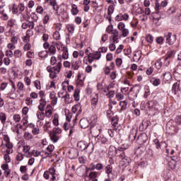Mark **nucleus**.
I'll use <instances>...</instances> for the list:
<instances>
[{"label": "nucleus", "instance_id": "1", "mask_svg": "<svg viewBox=\"0 0 181 181\" xmlns=\"http://www.w3.org/2000/svg\"><path fill=\"white\" fill-rule=\"evenodd\" d=\"M61 70H62V62H58L54 66H47V71L49 73V78L52 79H54L57 77V74L60 73Z\"/></svg>", "mask_w": 181, "mask_h": 181}, {"label": "nucleus", "instance_id": "28", "mask_svg": "<svg viewBox=\"0 0 181 181\" xmlns=\"http://www.w3.org/2000/svg\"><path fill=\"white\" fill-rule=\"evenodd\" d=\"M107 93L105 94L107 98H114V95H115V91L110 90V87L107 88Z\"/></svg>", "mask_w": 181, "mask_h": 181}, {"label": "nucleus", "instance_id": "10", "mask_svg": "<svg viewBox=\"0 0 181 181\" xmlns=\"http://www.w3.org/2000/svg\"><path fill=\"white\" fill-rule=\"evenodd\" d=\"M62 24H57V27H56V29L57 31H56L55 33H54L53 34V38L55 40H60V30H62Z\"/></svg>", "mask_w": 181, "mask_h": 181}, {"label": "nucleus", "instance_id": "42", "mask_svg": "<svg viewBox=\"0 0 181 181\" xmlns=\"http://www.w3.org/2000/svg\"><path fill=\"white\" fill-rule=\"evenodd\" d=\"M32 132L33 135H39V134H40V129L37 126H35V124H33Z\"/></svg>", "mask_w": 181, "mask_h": 181}, {"label": "nucleus", "instance_id": "53", "mask_svg": "<svg viewBox=\"0 0 181 181\" xmlns=\"http://www.w3.org/2000/svg\"><path fill=\"white\" fill-rule=\"evenodd\" d=\"M116 98L118 101H122L125 98V96L121 93H116Z\"/></svg>", "mask_w": 181, "mask_h": 181}, {"label": "nucleus", "instance_id": "29", "mask_svg": "<svg viewBox=\"0 0 181 181\" xmlns=\"http://www.w3.org/2000/svg\"><path fill=\"white\" fill-rule=\"evenodd\" d=\"M52 123L54 127H59V114L55 113L53 116Z\"/></svg>", "mask_w": 181, "mask_h": 181}, {"label": "nucleus", "instance_id": "23", "mask_svg": "<svg viewBox=\"0 0 181 181\" xmlns=\"http://www.w3.org/2000/svg\"><path fill=\"white\" fill-rule=\"evenodd\" d=\"M88 145V144H87V142L81 141L78 143V148L80 151H86Z\"/></svg>", "mask_w": 181, "mask_h": 181}, {"label": "nucleus", "instance_id": "36", "mask_svg": "<svg viewBox=\"0 0 181 181\" xmlns=\"http://www.w3.org/2000/svg\"><path fill=\"white\" fill-rule=\"evenodd\" d=\"M36 117L38 120L43 121L45 119V112H36Z\"/></svg>", "mask_w": 181, "mask_h": 181}, {"label": "nucleus", "instance_id": "64", "mask_svg": "<svg viewBox=\"0 0 181 181\" xmlns=\"http://www.w3.org/2000/svg\"><path fill=\"white\" fill-rule=\"evenodd\" d=\"M117 28L119 29V30H124V29H125V23H122V22H119Z\"/></svg>", "mask_w": 181, "mask_h": 181}, {"label": "nucleus", "instance_id": "9", "mask_svg": "<svg viewBox=\"0 0 181 181\" xmlns=\"http://www.w3.org/2000/svg\"><path fill=\"white\" fill-rule=\"evenodd\" d=\"M91 108L94 111V110H97V105H98V94H95V97L92 98L90 100Z\"/></svg>", "mask_w": 181, "mask_h": 181}, {"label": "nucleus", "instance_id": "8", "mask_svg": "<svg viewBox=\"0 0 181 181\" xmlns=\"http://www.w3.org/2000/svg\"><path fill=\"white\" fill-rule=\"evenodd\" d=\"M179 91H180V81L175 83L172 87V93L174 95H177Z\"/></svg>", "mask_w": 181, "mask_h": 181}, {"label": "nucleus", "instance_id": "44", "mask_svg": "<svg viewBox=\"0 0 181 181\" xmlns=\"http://www.w3.org/2000/svg\"><path fill=\"white\" fill-rule=\"evenodd\" d=\"M92 56H93V59H94L95 60H100V59H101V54L98 51L93 54Z\"/></svg>", "mask_w": 181, "mask_h": 181}, {"label": "nucleus", "instance_id": "38", "mask_svg": "<svg viewBox=\"0 0 181 181\" xmlns=\"http://www.w3.org/2000/svg\"><path fill=\"white\" fill-rule=\"evenodd\" d=\"M119 105L121 107V110L122 111H125V110H127L128 103L127 102V100L120 101L119 102Z\"/></svg>", "mask_w": 181, "mask_h": 181}, {"label": "nucleus", "instance_id": "60", "mask_svg": "<svg viewBox=\"0 0 181 181\" xmlns=\"http://www.w3.org/2000/svg\"><path fill=\"white\" fill-rule=\"evenodd\" d=\"M134 62H139L141 60V54L139 52L134 54Z\"/></svg>", "mask_w": 181, "mask_h": 181}, {"label": "nucleus", "instance_id": "51", "mask_svg": "<svg viewBox=\"0 0 181 181\" xmlns=\"http://www.w3.org/2000/svg\"><path fill=\"white\" fill-rule=\"evenodd\" d=\"M73 126L69 123V122H65L63 125V128L64 131H69L70 128H71Z\"/></svg>", "mask_w": 181, "mask_h": 181}, {"label": "nucleus", "instance_id": "18", "mask_svg": "<svg viewBox=\"0 0 181 181\" xmlns=\"http://www.w3.org/2000/svg\"><path fill=\"white\" fill-rule=\"evenodd\" d=\"M50 180L49 181H59V177H57V174H56V169L50 170Z\"/></svg>", "mask_w": 181, "mask_h": 181}, {"label": "nucleus", "instance_id": "40", "mask_svg": "<svg viewBox=\"0 0 181 181\" xmlns=\"http://www.w3.org/2000/svg\"><path fill=\"white\" fill-rule=\"evenodd\" d=\"M52 169H54V168L51 167L48 169V170L45 171L43 177L46 179V180H49V177H50V170Z\"/></svg>", "mask_w": 181, "mask_h": 181}, {"label": "nucleus", "instance_id": "31", "mask_svg": "<svg viewBox=\"0 0 181 181\" xmlns=\"http://www.w3.org/2000/svg\"><path fill=\"white\" fill-rule=\"evenodd\" d=\"M150 81L155 87H158V86L160 85V79L159 78H152Z\"/></svg>", "mask_w": 181, "mask_h": 181}, {"label": "nucleus", "instance_id": "15", "mask_svg": "<svg viewBox=\"0 0 181 181\" xmlns=\"http://www.w3.org/2000/svg\"><path fill=\"white\" fill-rule=\"evenodd\" d=\"M47 152H45V158H51L52 153L54 151V146L50 144L47 147ZM49 152V153H48Z\"/></svg>", "mask_w": 181, "mask_h": 181}, {"label": "nucleus", "instance_id": "49", "mask_svg": "<svg viewBox=\"0 0 181 181\" xmlns=\"http://www.w3.org/2000/svg\"><path fill=\"white\" fill-rule=\"evenodd\" d=\"M24 138L27 141H30V139H32V138H33V136L29 132H25L24 134Z\"/></svg>", "mask_w": 181, "mask_h": 181}, {"label": "nucleus", "instance_id": "50", "mask_svg": "<svg viewBox=\"0 0 181 181\" xmlns=\"http://www.w3.org/2000/svg\"><path fill=\"white\" fill-rule=\"evenodd\" d=\"M71 12L72 15H77L78 13V9L77 8V6H76V4L72 5Z\"/></svg>", "mask_w": 181, "mask_h": 181}, {"label": "nucleus", "instance_id": "55", "mask_svg": "<svg viewBox=\"0 0 181 181\" xmlns=\"http://www.w3.org/2000/svg\"><path fill=\"white\" fill-rule=\"evenodd\" d=\"M81 106V105L80 104L74 105L71 108L72 112H74V114H76V112L78 111V109L80 108Z\"/></svg>", "mask_w": 181, "mask_h": 181}, {"label": "nucleus", "instance_id": "33", "mask_svg": "<svg viewBox=\"0 0 181 181\" xmlns=\"http://www.w3.org/2000/svg\"><path fill=\"white\" fill-rule=\"evenodd\" d=\"M17 88H18V91L19 92L25 91V84L23 83V82H21V81L18 82Z\"/></svg>", "mask_w": 181, "mask_h": 181}, {"label": "nucleus", "instance_id": "16", "mask_svg": "<svg viewBox=\"0 0 181 181\" xmlns=\"http://www.w3.org/2000/svg\"><path fill=\"white\" fill-rule=\"evenodd\" d=\"M138 141L139 144H145L146 141H148V136L145 133H141L139 136H138Z\"/></svg>", "mask_w": 181, "mask_h": 181}, {"label": "nucleus", "instance_id": "3", "mask_svg": "<svg viewBox=\"0 0 181 181\" xmlns=\"http://www.w3.org/2000/svg\"><path fill=\"white\" fill-rule=\"evenodd\" d=\"M62 133V129L57 127V128H54L52 132H49V136L51 141L54 142V144H56L57 141L60 139V134Z\"/></svg>", "mask_w": 181, "mask_h": 181}, {"label": "nucleus", "instance_id": "30", "mask_svg": "<svg viewBox=\"0 0 181 181\" xmlns=\"http://www.w3.org/2000/svg\"><path fill=\"white\" fill-rule=\"evenodd\" d=\"M7 26L8 28H15L16 26V20L11 18L7 22Z\"/></svg>", "mask_w": 181, "mask_h": 181}, {"label": "nucleus", "instance_id": "21", "mask_svg": "<svg viewBox=\"0 0 181 181\" xmlns=\"http://www.w3.org/2000/svg\"><path fill=\"white\" fill-rule=\"evenodd\" d=\"M148 105L150 108L154 110L155 111L159 110V105L156 102V100H152L149 102Z\"/></svg>", "mask_w": 181, "mask_h": 181}, {"label": "nucleus", "instance_id": "17", "mask_svg": "<svg viewBox=\"0 0 181 181\" xmlns=\"http://www.w3.org/2000/svg\"><path fill=\"white\" fill-rule=\"evenodd\" d=\"M79 124L81 125V128L85 129L86 128H88L90 125V122L88 121V119L83 118L80 120Z\"/></svg>", "mask_w": 181, "mask_h": 181}, {"label": "nucleus", "instance_id": "48", "mask_svg": "<svg viewBox=\"0 0 181 181\" xmlns=\"http://www.w3.org/2000/svg\"><path fill=\"white\" fill-rule=\"evenodd\" d=\"M13 119L14 122H21V119H22V118L21 117V115L15 114L13 116Z\"/></svg>", "mask_w": 181, "mask_h": 181}, {"label": "nucleus", "instance_id": "24", "mask_svg": "<svg viewBox=\"0 0 181 181\" xmlns=\"http://www.w3.org/2000/svg\"><path fill=\"white\" fill-rule=\"evenodd\" d=\"M74 98L75 101H80V88H76L74 92Z\"/></svg>", "mask_w": 181, "mask_h": 181}, {"label": "nucleus", "instance_id": "39", "mask_svg": "<svg viewBox=\"0 0 181 181\" xmlns=\"http://www.w3.org/2000/svg\"><path fill=\"white\" fill-rule=\"evenodd\" d=\"M47 52L49 53L50 56L56 54V47L54 45L49 46Z\"/></svg>", "mask_w": 181, "mask_h": 181}, {"label": "nucleus", "instance_id": "45", "mask_svg": "<svg viewBox=\"0 0 181 181\" xmlns=\"http://www.w3.org/2000/svg\"><path fill=\"white\" fill-rule=\"evenodd\" d=\"M97 176H98V172H95V171H93V172H90L88 175V178L90 180L91 179H96L95 177H97Z\"/></svg>", "mask_w": 181, "mask_h": 181}, {"label": "nucleus", "instance_id": "47", "mask_svg": "<svg viewBox=\"0 0 181 181\" xmlns=\"http://www.w3.org/2000/svg\"><path fill=\"white\" fill-rule=\"evenodd\" d=\"M47 54H49L47 50L40 52L38 54L39 57H41V59H45V57H47Z\"/></svg>", "mask_w": 181, "mask_h": 181}, {"label": "nucleus", "instance_id": "57", "mask_svg": "<svg viewBox=\"0 0 181 181\" xmlns=\"http://www.w3.org/2000/svg\"><path fill=\"white\" fill-rule=\"evenodd\" d=\"M25 104L27 105H33V100L30 97H27L25 99Z\"/></svg>", "mask_w": 181, "mask_h": 181}, {"label": "nucleus", "instance_id": "61", "mask_svg": "<svg viewBox=\"0 0 181 181\" xmlns=\"http://www.w3.org/2000/svg\"><path fill=\"white\" fill-rule=\"evenodd\" d=\"M14 56H15V57H18V58L22 57V51H21L19 49H16L14 52Z\"/></svg>", "mask_w": 181, "mask_h": 181}, {"label": "nucleus", "instance_id": "4", "mask_svg": "<svg viewBox=\"0 0 181 181\" xmlns=\"http://www.w3.org/2000/svg\"><path fill=\"white\" fill-rule=\"evenodd\" d=\"M164 37L166 40V43L170 46H172L176 42V35L172 33H165L164 34Z\"/></svg>", "mask_w": 181, "mask_h": 181}, {"label": "nucleus", "instance_id": "6", "mask_svg": "<svg viewBox=\"0 0 181 181\" xmlns=\"http://www.w3.org/2000/svg\"><path fill=\"white\" fill-rule=\"evenodd\" d=\"M148 15H151V8H146L145 12L140 16V21L142 22H146V21H148Z\"/></svg>", "mask_w": 181, "mask_h": 181}, {"label": "nucleus", "instance_id": "14", "mask_svg": "<svg viewBox=\"0 0 181 181\" xmlns=\"http://www.w3.org/2000/svg\"><path fill=\"white\" fill-rule=\"evenodd\" d=\"M137 132H138V129L132 128L130 131V134L129 135V139H130V141H135V138H136Z\"/></svg>", "mask_w": 181, "mask_h": 181}, {"label": "nucleus", "instance_id": "2", "mask_svg": "<svg viewBox=\"0 0 181 181\" xmlns=\"http://www.w3.org/2000/svg\"><path fill=\"white\" fill-rule=\"evenodd\" d=\"M129 148V145L128 144L124 143L119 146L117 148L115 146H110L109 149V155H112V158L117 156L119 152H124V151H127Z\"/></svg>", "mask_w": 181, "mask_h": 181}, {"label": "nucleus", "instance_id": "35", "mask_svg": "<svg viewBox=\"0 0 181 181\" xmlns=\"http://www.w3.org/2000/svg\"><path fill=\"white\" fill-rule=\"evenodd\" d=\"M162 60H163V58L157 60V62L155 63V66L158 70H160V69H162V66L163 64Z\"/></svg>", "mask_w": 181, "mask_h": 181}, {"label": "nucleus", "instance_id": "54", "mask_svg": "<svg viewBox=\"0 0 181 181\" xmlns=\"http://www.w3.org/2000/svg\"><path fill=\"white\" fill-rule=\"evenodd\" d=\"M17 8L18 9V12L20 13L23 12V11H25V4L23 3L18 4Z\"/></svg>", "mask_w": 181, "mask_h": 181}, {"label": "nucleus", "instance_id": "11", "mask_svg": "<svg viewBox=\"0 0 181 181\" xmlns=\"http://www.w3.org/2000/svg\"><path fill=\"white\" fill-rule=\"evenodd\" d=\"M33 29L35 28V23L33 21H25L22 24L23 29Z\"/></svg>", "mask_w": 181, "mask_h": 181}, {"label": "nucleus", "instance_id": "25", "mask_svg": "<svg viewBox=\"0 0 181 181\" xmlns=\"http://www.w3.org/2000/svg\"><path fill=\"white\" fill-rule=\"evenodd\" d=\"M85 151H86L87 153H93L94 152V144L93 143H88Z\"/></svg>", "mask_w": 181, "mask_h": 181}, {"label": "nucleus", "instance_id": "52", "mask_svg": "<svg viewBox=\"0 0 181 181\" xmlns=\"http://www.w3.org/2000/svg\"><path fill=\"white\" fill-rule=\"evenodd\" d=\"M146 40L148 43H153V36L151 34H148L146 37Z\"/></svg>", "mask_w": 181, "mask_h": 181}, {"label": "nucleus", "instance_id": "46", "mask_svg": "<svg viewBox=\"0 0 181 181\" xmlns=\"http://www.w3.org/2000/svg\"><path fill=\"white\" fill-rule=\"evenodd\" d=\"M71 64L73 70H78V69H80V66H78L77 62L72 61Z\"/></svg>", "mask_w": 181, "mask_h": 181}, {"label": "nucleus", "instance_id": "7", "mask_svg": "<svg viewBox=\"0 0 181 181\" xmlns=\"http://www.w3.org/2000/svg\"><path fill=\"white\" fill-rule=\"evenodd\" d=\"M129 19V15L128 13H119L115 17V21H117V22H121V21H128Z\"/></svg>", "mask_w": 181, "mask_h": 181}, {"label": "nucleus", "instance_id": "41", "mask_svg": "<svg viewBox=\"0 0 181 181\" xmlns=\"http://www.w3.org/2000/svg\"><path fill=\"white\" fill-rule=\"evenodd\" d=\"M44 131L47 132L52 129V122H46L45 124H44Z\"/></svg>", "mask_w": 181, "mask_h": 181}, {"label": "nucleus", "instance_id": "34", "mask_svg": "<svg viewBox=\"0 0 181 181\" xmlns=\"http://www.w3.org/2000/svg\"><path fill=\"white\" fill-rule=\"evenodd\" d=\"M49 4L52 6H53L54 11H59V6L57 5V0H51Z\"/></svg>", "mask_w": 181, "mask_h": 181}, {"label": "nucleus", "instance_id": "13", "mask_svg": "<svg viewBox=\"0 0 181 181\" xmlns=\"http://www.w3.org/2000/svg\"><path fill=\"white\" fill-rule=\"evenodd\" d=\"M30 146L24 145L23 146V152L25 155L26 158H30L32 156V153H30Z\"/></svg>", "mask_w": 181, "mask_h": 181}, {"label": "nucleus", "instance_id": "32", "mask_svg": "<svg viewBox=\"0 0 181 181\" xmlns=\"http://www.w3.org/2000/svg\"><path fill=\"white\" fill-rule=\"evenodd\" d=\"M163 7L159 4V0H156L155 1V10L157 11V13H159V11H162Z\"/></svg>", "mask_w": 181, "mask_h": 181}, {"label": "nucleus", "instance_id": "27", "mask_svg": "<svg viewBox=\"0 0 181 181\" xmlns=\"http://www.w3.org/2000/svg\"><path fill=\"white\" fill-rule=\"evenodd\" d=\"M105 172L107 174V176L110 177V175L112 173V165L111 164L107 165L105 167Z\"/></svg>", "mask_w": 181, "mask_h": 181}, {"label": "nucleus", "instance_id": "59", "mask_svg": "<svg viewBox=\"0 0 181 181\" xmlns=\"http://www.w3.org/2000/svg\"><path fill=\"white\" fill-rule=\"evenodd\" d=\"M8 33V35L10 36H15V35H16V30H15L13 28H10Z\"/></svg>", "mask_w": 181, "mask_h": 181}, {"label": "nucleus", "instance_id": "19", "mask_svg": "<svg viewBox=\"0 0 181 181\" xmlns=\"http://www.w3.org/2000/svg\"><path fill=\"white\" fill-rule=\"evenodd\" d=\"M49 98L51 99L52 105L54 106L57 104V97L56 96L55 92H52L49 95Z\"/></svg>", "mask_w": 181, "mask_h": 181}, {"label": "nucleus", "instance_id": "20", "mask_svg": "<svg viewBox=\"0 0 181 181\" xmlns=\"http://www.w3.org/2000/svg\"><path fill=\"white\" fill-rule=\"evenodd\" d=\"M53 107L50 105H47L45 110V116L47 118H50L52 117V114H53Z\"/></svg>", "mask_w": 181, "mask_h": 181}, {"label": "nucleus", "instance_id": "43", "mask_svg": "<svg viewBox=\"0 0 181 181\" xmlns=\"http://www.w3.org/2000/svg\"><path fill=\"white\" fill-rule=\"evenodd\" d=\"M62 98H64L66 104H70L71 103V98H70V95L67 93L62 96Z\"/></svg>", "mask_w": 181, "mask_h": 181}, {"label": "nucleus", "instance_id": "26", "mask_svg": "<svg viewBox=\"0 0 181 181\" xmlns=\"http://www.w3.org/2000/svg\"><path fill=\"white\" fill-rule=\"evenodd\" d=\"M0 121L2 125H5L6 124V113L4 112H0Z\"/></svg>", "mask_w": 181, "mask_h": 181}, {"label": "nucleus", "instance_id": "58", "mask_svg": "<svg viewBox=\"0 0 181 181\" xmlns=\"http://www.w3.org/2000/svg\"><path fill=\"white\" fill-rule=\"evenodd\" d=\"M24 155L22 153H18L16 156V160H18L19 162L23 160Z\"/></svg>", "mask_w": 181, "mask_h": 181}, {"label": "nucleus", "instance_id": "37", "mask_svg": "<svg viewBox=\"0 0 181 181\" xmlns=\"http://www.w3.org/2000/svg\"><path fill=\"white\" fill-rule=\"evenodd\" d=\"M62 59H64V60H67V59H69V49H67V47H64Z\"/></svg>", "mask_w": 181, "mask_h": 181}, {"label": "nucleus", "instance_id": "22", "mask_svg": "<svg viewBox=\"0 0 181 181\" xmlns=\"http://www.w3.org/2000/svg\"><path fill=\"white\" fill-rule=\"evenodd\" d=\"M163 81H170L172 80V74L170 71H167L163 74Z\"/></svg>", "mask_w": 181, "mask_h": 181}, {"label": "nucleus", "instance_id": "5", "mask_svg": "<svg viewBox=\"0 0 181 181\" xmlns=\"http://www.w3.org/2000/svg\"><path fill=\"white\" fill-rule=\"evenodd\" d=\"M28 112H29V107H24L22 109V114H23V125H26L28 124V122H29V121L28 119H29V115H28Z\"/></svg>", "mask_w": 181, "mask_h": 181}, {"label": "nucleus", "instance_id": "62", "mask_svg": "<svg viewBox=\"0 0 181 181\" xmlns=\"http://www.w3.org/2000/svg\"><path fill=\"white\" fill-rule=\"evenodd\" d=\"M67 30H68L70 33H74V25H73V24L68 25V26H67Z\"/></svg>", "mask_w": 181, "mask_h": 181}, {"label": "nucleus", "instance_id": "63", "mask_svg": "<svg viewBox=\"0 0 181 181\" xmlns=\"http://www.w3.org/2000/svg\"><path fill=\"white\" fill-rule=\"evenodd\" d=\"M100 142L101 144L107 145V144H108V139L104 136H100Z\"/></svg>", "mask_w": 181, "mask_h": 181}, {"label": "nucleus", "instance_id": "56", "mask_svg": "<svg viewBox=\"0 0 181 181\" xmlns=\"http://www.w3.org/2000/svg\"><path fill=\"white\" fill-rule=\"evenodd\" d=\"M173 54H175V51L168 52L167 54V57L163 58V60L168 62V59H170V57H172V56H173Z\"/></svg>", "mask_w": 181, "mask_h": 181}, {"label": "nucleus", "instance_id": "12", "mask_svg": "<svg viewBox=\"0 0 181 181\" xmlns=\"http://www.w3.org/2000/svg\"><path fill=\"white\" fill-rule=\"evenodd\" d=\"M68 156L70 159H77L78 151L76 149H71L68 152Z\"/></svg>", "mask_w": 181, "mask_h": 181}]
</instances>
